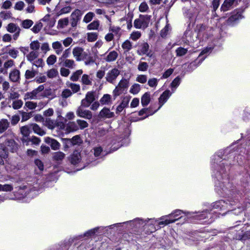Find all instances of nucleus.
I'll list each match as a JSON object with an SVG mask.
<instances>
[{"instance_id":"1","label":"nucleus","mask_w":250,"mask_h":250,"mask_svg":"<svg viewBox=\"0 0 250 250\" xmlns=\"http://www.w3.org/2000/svg\"><path fill=\"white\" fill-rule=\"evenodd\" d=\"M150 20V16L140 15L139 18L134 21V26L137 29H145L148 26Z\"/></svg>"},{"instance_id":"2","label":"nucleus","mask_w":250,"mask_h":250,"mask_svg":"<svg viewBox=\"0 0 250 250\" xmlns=\"http://www.w3.org/2000/svg\"><path fill=\"white\" fill-rule=\"evenodd\" d=\"M8 135H9L11 138L6 139L5 141V145L11 151L14 152L17 150L18 145L13 138L14 133L11 130H8L2 137H7Z\"/></svg>"},{"instance_id":"3","label":"nucleus","mask_w":250,"mask_h":250,"mask_svg":"<svg viewBox=\"0 0 250 250\" xmlns=\"http://www.w3.org/2000/svg\"><path fill=\"white\" fill-rule=\"evenodd\" d=\"M44 89V84L40 85L37 88L34 89L32 91L26 93L24 95V100L26 101L28 100L38 99L39 93L42 91Z\"/></svg>"},{"instance_id":"4","label":"nucleus","mask_w":250,"mask_h":250,"mask_svg":"<svg viewBox=\"0 0 250 250\" xmlns=\"http://www.w3.org/2000/svg\"><path fill=\"white\" fill-rule=\"evenodd\" d=\"M84 107L83 106H82V104L79 106L76 110V114L78 117L83 118L86 119H91L92 118V112L87 109H84L83 108Z\"/></svg>"},{"instance_id":"5","label":"nucleus","mask_w":250,"mask_h":250,"mask_svg":"<svg viewBox=\"0 0 250 250\" xmlns=\"http://www.w3.org/2000/svg\"><path fill=\"white\" fill-rule=\"evenodd\" d=\"M95 99L94 92L89 91L86 94L85 98L81 101V104L84 107H88L95 101Z\"/></svg>"},{"instance_id":"6","label":"nucleus","mask_w":250,"mask_h":250,"mask_svg":"<svg viewBox=\"0 0 250 250\" xmlns=\"http://www.w3.org/2000/svg\"><path fill=\"white\" fill-rule=\"evenodd\" d=\"M120 74V71L116 68L109 70L106 75L105 79L107 82L113 83Z\"/></svg>"},{"instance_id":"7","label":"nucleus","mask_w":250,"mask_h":250,"mask_svg":"<svg viewBox=\"0 0 250 250\" xmlns=\"http://www.w3.org/2000/svg\"><path fill=\"white\" fill-rule=\"evenodd\" d=\"M82 12L79 9H75L71 14V25L72 27H75L80 20L82 15Z\"/></svg>"},{"instance_id":"8","label":"nucleus","mask_w":250,"mask_h":250,"mask_svg":"<svg viewBox=\"0 0 250 250\" xmlns=\"http://www.w3.org/2000/svg\"><path fill=\"white\" fill-rule=\"evenodd\" d=\"M44 141L46 143L50 145V146L53 150H58L60 148V144L54 139L47 137L45 138Z\"/></svg>"},{"instance_id":"9","label":"nucleus","mask_w":250,"mask_h":250,"mask_svg":"<svg viewBox=\"0 0 250 250\" xmlns=\"http://www.w3.org/2000/svg\"><path fill=\"white\" fill-rule=\"evenodd\" d=\"M85 53L83 49L80 47H76L72 50V54L77 61H81L82 60V56Z\"/></svg>"},{"instance_id":"10","label":"nucleus","mask_w":250,"mask_h":250,"mask_svg":"<svg viewBox=\"0 0 250 250\" xmlns=\"http://www.w3.org/2000/svg\"><path fill=\"white\" fill-rule=\"evenodd\" d=\"M114 116V113L110 111V109L104 107L99 113V117L101 118H111Z\"/></svg>"},{"instance_id":"11","label":"nucleus","mask_w":250,"mask_h":250,"mask_svg":"<svg viewBox=\"0 0 250 250\" xmlns=\"http://www.w3.org/2000/svg\"><path fill=\"white\" fill-rule=\"evenodd\" d=\"M20 71L18 69H15L10 72L9 79L13 82H18L20 80Z\"/></svg>"},{"instance_id":"12","label":"nucleus","mask_w":250,"mask_h":250,"mask_svg":"<svg viewBox=\"0 0 250 250\" xmlns=\"http://www.w3.org/2000/svg\"><path fill=\"white\" fill-rule=\"evenodd\" d=\"M8 157V152L2 144H0V165L4 164V160Z\"/></svg>"},{"instance_id":"13","label":"nucleus","mask_w":250,"mask_h":250,"mask_svg":"<svg viewBox=\"0 0 250 250\" xmlns=\"http://www.w3.org/2000/svg\"><path fill=\"white\" fill-rule=\"evenodd\" d=\"M171 93L169 90H166L160 96L159 98V102L160 104L159 108L161 107L162 105L166 102L168 98L170 96Z\"/></svg>"},{"instance_id":"14","label":"nucleus","mask_w":250,"mask_h":250,"mask_svg":"<svg viewBox=\"0 0 250 250\" xmlns=\"http://www.w3.org/2000/svg\"><path fill=\"white\" fill-rule=\"evenodd\" d=\"M236 0H225L221 5V9L223 11H227L232 8Z\"/></svg>"},{"instance_id":"15","label":"nucleus","mask_w":250,"mask_h":250,"mask_svg":"<svg viewBox=\"0 0 250 250\" xmlns=\"http://www.w3.org/2000/svg\"><path fill=\"white\" fill-rule=\"evenodd\" d=\"M60 64L65 67L69 68L70 69L75 68L76 65L75 62L73 60L68 59L60 62Z\"/></svg>"},{"instance_id":"16","label":"nucleus","mask_w":250,"mask_h":250,"mask_svg":"<svg viewBox=\"0 0 250 250\" xmlns=\"http://www.w3.org/2000/svg\"><path fill=\"white\" fill-rule=\"evenodd\" d=\"M149 46L146 42H144L140 45V54L146 55L147 56L151 57L152 54L149 51Z\"/></svg>"},{"instance_id":"17","label":"nucleus","mask_w":250,"mask_h":250,"mask_svg":"<svg viewBox=\"0 0 250 250\" xmlns=\"http://www.w3.org/2000/svg\"><path fill=\"white\" fill-rule=\"evenodd\" d=\"M64 141L66 143L70 142L73 146L79 145L83 142L79 135L74 136L71 139L64 138Z\"/></svg>"},{"instance_id":"18","label":"nucleus","mask_w":250,"mask_h":250,"mask_svg":"<svg viewBox=\"0 0 250 250\" xmlns=\"http://www.w3.org/2000/svg\"><path fill=\"white\" fill-rule=\"evenodd\" d=\"M118 56V53L116 51H112L107 53L104 60L107 62L115 61Z\"/></svg>"},{"instance_id":"19","label":"nucleus","mask_w":250,"mask_h":250,"mask_svg":"<svg viewBox=\"0 0 250 250\" xmlns=\"http://www.w3.org/2000/svg\"><path fill=\"white\" fill-rule=\"evenodd\" d=\"M52 47L55 50L56 54L60 55L63 51V48L61 42H54L52 44Z\"/></svg>"},{"instance_id":"20","label":"nucleus","mask_w":250,"mask_h":250,"mask_svg":"<svg viewBox=\"0 0 250 250\" xmlns=\"http://www.w3.org/2000/svg\"><path fill=\"white\" fill-rule=\"evenodd\" d=\"M10 122L5 119L0 120V134L4 132L9 127Z\"/></svg>"},{"instance_id":"21","label":"nucleus","mask_w":250,"mask_h":250,"mask_svg":"<svg viewBox=\"0 0 250 250\" xmlns=\"http://www.w3.org/2000/svg\"><path fill=\"white\" fill-rule=\"evenodd\" d=\"M81 159L80 153L77 150H75L71 156V163L73 165H76L80 162Z\"/></svg>"},{"instance_id":"22","label":"nucleus","mask_w":250,"mask_h":250,"mask_svg":"<svg viewBox=\"0 0 250 250\" xmlns=\"http://www.w3.org/2000/svg\"><path fill=\"white\" fill-rule=\"evenodd\" d=\"M65 3L66 4L57 13L58 16L68 13L72 9V8L69 5H68L70 3V1H66Z\"/></svg>"},{"instance_id":"23","label":"nucleus","mask_w":250,"mask_h":250,"mask_svg":"<svg viewBox=\"0 0 250 250\" xmlns=\"http://www.w3.org/2000/svg\"><path fill=\"white\" fill-rule=\"evenodd\" d=\"M83 73V71L82 69H79L73 72L70 77V80L72 82L78 81Z\"/></svg>"},{"instance_id":"24","label":"nucleus","mask_w":250,"mask_h":250,"mask_svg":"<svg viewBox=\"0 0 250 250\" xmlns=\"http://www.w3.org/2000/svg\"><path fill=\"white\" fill-rule=\"evenodd\" d=\"M39 56V52L37 51H31L26 55V58L28 61L32 62L37 59Z\"/></svg>"},{"instance_id":"25","label":"nucleus","mask_w":250,"mask_h":250,"mask_svg":"<svg viewBox=\"0 0 250 250\" xmlns=\"http://www.w3.org/2000/svg\"><path fill=\"white\" fill-rule=\"evenodd\" d=\"M242 18V15L240 13L237 12L236 13L232 15L227 20V23L229 24H231L232 22L237 21V20Z\"/></svg>"},{"instance_id":"26","label":"nucleus","mask_w":250,"mask_h":250,"mask_svg":"<svg viewBox=\"0 0 250 250\" xmlns=\"http://www.w3.org/2000/svg\"><path fill=\"white\" fill-rule=\"evenodd\" d=\"M31 126H32V129L34 133L40 136H43L45 134V132L42 128H41L37 124H32L31 125Z\"/></svg>"},{"instance_id":"27","label":"nucleus","mask_w":250,"mask_h":250,"mask_svg":"<svg viewBox=\"0 0 250 250\" xmlns=\"http://www.w3.org/2000/svg\"><path fill=\"white\" fill-rule=\"evenodd\" d=\"M81 82L84 85H91L92 84V80L87 74H83L82 76Z\"/></svg>"},{"instance_id":"28","label":"nucleus","mask_w":250,"mask_h":250,"mask_svg":"<svg viewBox=\"0 0 250 250\" xmlns=\"http://www.w3.org/2000/svg\"><path fill=\"white\" fill-rule=\"evenodd\" d=\"M65 156V154L62 151H58L53 154V159L56 161H62Z\"/></svg>"},{"instance_id":"29","label":"nucleus","mask_w":250,"mask_h":250,"mask_svg":"<svg viewBox=\"0 0 250 250\" xmlns=\"http://www.w3.org/2000/svg\"><path fill=\"white\" fill-rule=\"evenodd\" d=\"M102 104H108L111 102V96L109 94H104L100 100Z\"/></svg>"},{"instance_id":"30","label":"nucleus","mask_w":250,"mask_h":250,"mask_svg":"<svg viewBox=\"0 0 250 250\" xmlns=\"http://www.w3.org/2000/svg\"><path fill=\"white\" fill-rule=\"evenodd\" d=\"M67 86L70 88L73 93H75L80 90V85L79 84L72 83L70 82H67Z\"/></svg>"},{"instance_id":"31","label":"nucleus","mask_w":250,"mask_h":250,"mask_svg":"<svg viewBox=\"0 0 250 250\" xmlns=\"http://www.w3.org/2000/svg\"><path fill=\"white\" fill-rule=\"evenodd\" d=\"M6 29L10 33H14L21 30L20 28L14 23H10L8 24Z\"/></svg>"},{"instance_id":"32","label":"nucleus","mask_w":250,"mask_h":250,"mask_svg":"<svg viewBox=\"0 0 250 250\" xmlns=\"http://www.w3.org/2000/svg\"><path fill=\"white\" fill-rule=\"evenodd\" d=\"M150 101V94L147 92L145 93L141 98V104L143 106L147 105L149 103Z\"/></svg>"},{"instance_id":"33","label":"nucleus","mask_w":250,"mask_h":250,"mask_svg":"<svg viewBox=\"0 0 250 250\" xmlns=\"http://www.w3.org/2000/svg\"><path fill=\"white\" fill-rule=\"evenodd\" d=\"M36 74L37 71L33 69L32 70L27 69L25 71L24 77L26 79H31L34 78Z\"/></svg>"},{"instance_id":"34","label":"nucleus","mask_w":250,"mask_h":250,"mask_svg":"<svg viewBox=\"0 0 250 250\" xmlns=\"http://www.w3.org/2000/svg\"><path fill=\"white\" fill-rule=\"evenodd\" d=\"M46 75L48 78L53 79L58 75V71L57 69L52 68L46 72Z\"/></svg>"},{"instance_id":"35","label":"nucleus","mask_w":250,"mask_h":250,"mask_svg":"<svg viewBox=\"0 0 250 250\" xmlns=\"http://www.w3.org/2000/svg\"><path fill=\"white\" fill-rule=\"evenodd\" d=\"M118 85L125 90L129 86V80L126 79H122L119 82Z\"/></svg>"},{"instance_id":"36","label":"nucleus","mask_w":250,"mask_h":250,"mask_svg":"<svg viewBox=\"0 0 250 250\" xmlns=\"http://www.w3.org/2000/svg\"><path fill=\"white\" fill-rule=\"evenodd\" d=\"M40 46V43L37 40L34 41L30 43V48L32 51H39Z\"/></svg>"},{"instance_id":"37","label":"nucleus","mask_w":250,"mask_h":250,"mask_svg":"<svg viewBox=\"0 0 250 250\" xmlns=\"http://www.w3.org/2000/svg\"><path fill=\"white\" fill-rule=\"evenodd\" d=\"M33 21L31 20L26 19L22 21L21 26L25 29H28L33 24Z\"/></svg>"},{"instance_id":"38","label":"nucleus","mask_w":250,"mask_h":250,"mask_svg":"<svg viewBox=\"0 0 250 250\" xmlns=\"http://www.w3.org/2000/svg\"><path fill=\"white\" fill-rule=\"evenodd\" d=\"M99 21L96 20L89 24L87 26V28L88 30H97L99 27Z\"/></svg>"},{"instance_id":"39","label":"nucleus","mask_w":250,"mask_h":250,"mask_svg":"<svg viewBox=\"0 0 250 250\" xmlns=\"http://www.w3.org/2000/svg\"><path fill=\"white\" fill-rule=\"evenodd\" d=\"M70 55V48L65 49L62 53V55L59 58V61L60 62L68 59V58Z\"/></svg>"},{"instance_id":"40","label":"nucleus","mask_w":250,"mask_h":250,"mask_svg":"<svg viewBox=\"0 0 250 250\" xmlns=\"http://www.w3.org/2000/svg\"><path fill=\"white\" fill-rule=\"evenodd\" d=\"M23 105V102L21 100H17L13 102L12 104V107L14 109H19Z\"/></svg>"},{"instance_id":"41","label":"nucleus","mask_w":250,"mask_h":250,"mask_svg":"<svg viewBox=\"0 0 250 250\" xmlns=\"http://www.w3.org/2000/svg\"><path fill=\"white\" fill-rule=\"evenodd\" d=\"M140 84H138V83H134V84H133L131 88H130V89L129 90V92L135 95V94H137V93H139V92L140 91Z\"/></svg>"},{"instance_id":"42","label":"nucleus","mask_w":250,"mask_h":250,"mask_svg":"<svg viewBox=\"0 0 250 250\" xmlns=\"http://www.w3.org/2000/svg\"><path fill=\"white\" fill-rule=\"evenodd\" d=\"M122 47L125 50V51L128 52L132 49V45L129 41L126 40L122 44Z\"/></svg>"},{"instance_id":"43","label":"nucleus","mask_w":250,"mask_h":250,"mask_svg":"<svg viewBox=\"0 0 250 250\" xmlns=\"http://www.w3.org/2000/svg\"><path fill=\"white\" fill-rule=\"evenodd\" d=\"M124 90L122 88L120 87L118 85L116 86L115 88L113 91V95L114 99H116L117 97L120 95L124 92Z\"/></svg>"},{"instance_id":"44","label":"nucleus","mask_w":250,"mask_h":250,"mask_svg":"<svg viewBox=\"0 0 250 250\" xmlns=\"http://www.w3.org/2000/svg\"><path fill=\"white\" fill-rule=\"evenodd\" d=\"M67 129L69 131H75L78 130L79 127L77 124L75 122H70L67 124Z\"/></svg>"},{"instance_id":"45","label":"nucleus","mask_w":250,"mask_h":250,"mask_svg":"<svg viewBox=\"0 0 250 250\" xmlns=\"http://www.w3.org/2000/svg\"><path fill=\"white\" fill-rule=\"evenodd\" d=\"M177 56H183L187 54L188 49L183 47H178L175 51Z\"/></svg>"},{"instance_id":"46","label":"nucleus","mask_w":250,"mask_h":250,"mask_svg":"<svg viewBox=\"0 0 250 250\" xmlns=\"http://www.w3.org/2000/svg\"><path fill=\"white\" fill-rule=\"evenodd\" d=\"M57 61V57L55 55H50L46 60V63L49 65H53Z\"/></svg>"},{"instance_id":"47","label":"nucleus","mask_w":250,"mask_h":250,"mask_svg":"<svg viewBox=\"0 0 250 250\" xmlns=\"http://www.w3.org/2000/svg\"><path fill=\"white\" fill-rule=\"evenodd\" d=\"M25 106L29 109L33 110L37 107V103L32 101H27L25 103Z\"/></svg>"},{"instance_id":"48","label":"nucleus","mask_w":250,"mask_h":250,"mask_svg":"<svg viewBox=\"0 0 250 250\" xmlns=\"http://www.w3.org/2000/svg\"><path fill=\"white\" fill-rule=\"evenodd\" d=\"M68 24V18H63L59 20L58 25L61 28H63Z\"/></svg>"},{"instance_id":"49","label":"nucleus","mask_w":250,"mask_h":250,"mask_svg":"<svg viewBox=\"0 0 250 250\" xmlns=\"http://www.w3.org/2000/svg\"><path fill=\"white\" fill-rule=\"evenodd\" d=\"M94 13L91 12H89L87 13L83 18V21L85 23L90 22L94 16Z\"/></svg>"},{"instance_id":"50","label":"nucleus","mask_w":250,"mask_h":250,"mask_svg":"<svg viewBox=\"0 0 250 250\" xmlns=\"http://www.w3.org/2000/svg\"><path fill=\"white\" fill-rule=\"evenodd\" d=\"M148 67V65L146 62H140L138 66V69L141 71H146Z\"/></svg>"},{"instance_id":"51","label":"nucleus","mask_w":250,"mask_h":250,"mask_svg":"<svg viewBox=\"0 0 250 250\" xmlns=\"http://www.w3.org/2000/svg\"><path fill=\"white\" fill-rule=\"evenodd\" d=\"M32 63L33 65L36 66L37 67H42L44 64L42 58H37Z\"/></svg>"},{"instance_id":"52","label":"nucleus","mask_w":250,"mask_h":250,"mask_svg":"<svg viewBox=\"0 0 250 250\" xmlns=\"http://www.w3.org/2000/svg\"><path fill=\"white\" fill-rule=\"evenodd\" d=\"M34 81L37 83H43L46 82L47 77L45 75H40L39 76L36 77Z\"/></svg>"},{"instance_id":"53","label":"nucleus","mask_w":250,"mask_h":250,"mask_svg":"<svg viewBox=\"0 0 250 250\" xmlns=\"http://www.w3.org/2000/svg\"><path fill=\"white\" fill-rule=\"evenodd\" d=\"M21 132L24 137H28L30 134V130L28 126H23L21 128Z\"/></svg>"},{"instance_id":"54","label":"nucleus","mask_w":250,"mask_h":250,"mask_svg":"<svg viewBox=\"0 0 250 250\" xmlns=\"http://www.w3.org/2000/svg\"><path fill=\"white\" fill-rule=\"evenodd\" d=\"M42 27V22H39L35 24V25L31 29V30L34 33H38L40 31Z\"/></svg>"},{"instance_id":"55","label":"nucleus","mask_w":250,"mask_h":250,"mask_svg":"<svg viewBox=\"0 0 250 250\" xmlns=\"http://www.w3.org/2000/svg\"><path fill=\"white\" fill-rule=\"evenodd\" d=\"M77 123L81 129H83L88 126V124L84 120L79 119L77 120Z\"/></svg>"},{"instance_id":"56","label":"nucleus","mask_w":250,"mask_h":250,"mask_svg":"<svg viewBox=\"0 0 250 250\" xmlns=\"http://www.w3.org/2000/svg\"><path fill=\"white\" fill-rule=\"evenodd\" d=\"M98 37V34L96 33H89L87 34V40L89 42H94Z\"/></svg>"},{"instance_id":"57","label":"nucleus","mask_w":250,"mask_h":250,"mask_svg":"<svg viewBox=\"0 0 250 250\" xmlns=\"http://www.w3.org/2000/svg\"><path fill=\"white\" fill-rule=\"evenodd\" d=\"M70 73V70L66 67L63 66L62 67H61L60 69V74L63 77H66L68 76Z\"/></svg>"},{"instance_id":"58","label":"nucleus","mask_w":250,"mask_h":250,"mask_svg":"<svg viewBox=\"0 0 250 250\" xmlns=\"http://www.w3.org/2000/svg\"><path fill=\"white\" fill-rule=\"evenodd\" d=\"M11 17V13L9 12L2 11L0 13V18L4 20H7Z\"/></svg>"},{"instance_id":"59","label":"nucleus","mask_w":250,"mask_h":250,"mask_svg":"<svg viewBox=\"0 0 250 250\" xmlns=\"http://www.w3.org/2000/svg\"><path fill=\"white\" fill-rule=\"evenodd\" d=\"M141 36V34L139 31H134L131 34L130 38L133 41H136L140 38Z\"/></svg>"},{"instance_id":"60","label":"nucleus","mask_w":250,"mask_h":250,"mask_svg":"<svg viewBox=\"0 0 250 250\" xmlns=\"http://www.w3.org/2000/svg\"><path fill=\"white\" fill-rule=\"evenodd\" d=\"M14 65H15V63H14V61L12 60H9L4 63L3 67H4V68L7 69L9 68H11V67L14 66Z\"/></svg>"},{"instance_id":"61","label":"nucleus","mask_w":250,"mask_h":250,"mask_svg":"<svg viewBox=\"0 0 250 250\" xmlns=\"http://www.w3.org/2000/svg\"><path fill=\"white\" fill-rule=\"evenodd\" d=\"M19 54V51L17 49L13 48L9 50L8 54L14 59H15L17 57Z\"/></svg>"},{"instance_id":"62","label":"nucleus","mask_w":250,"mask_h":250,"mask_svg":"<svg viewBox=\"0 0 250 250\" xmlns=\"http://www.w3.org/2000/svg\"><path fill=\"white\" fill-rule=\"evenodd\" d=\"M72 92L68 89L63 90L62 93V97L63 98H67L72 95Z\"/></svg>"},{"instance_id":"63","label":"nucleus","mask_w":250,"mask_h":250,"mask_svg":"<svg viewBox=\"0 0 250 250\" xmlns=\"http://www.w3.org/2000/svg\"><path fill=\"white\" fill-rule=\"evenodd\" d=\"M136 81L140 83H144L147 81V77L145 75H138L136 78Z\"/></svg>"},{"instance_id":"64","label":"nucleus","mask_w":250,"mask_h":250,"mask_svg":"<svg viewBox=\"0 0 250 250\" xmlns=\"http://www.w3.org/2000/svg\"><path fill=\"white\" fill-rule=\"evenodd\" d=\"M24 3L22 1H19L16 3L14 8L17 10H22L24 6Z\"/></svg>"}]
</instances>
